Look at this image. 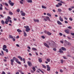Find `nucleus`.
<instances>
[{
  "instance_id": "obj_1",
  "label": "nucleus",
  "mask_w": 74,
  "mask_h": 74,
  "mask_svg": "<svg viewBox=\"0 0 74 74\" xmlns=\"http://www.w3.org/2000/svg\"><path fill=\"white\" fill-rule=\"evenodd\" d=\"M14 60H15V61L16 62V63H18L19 64H21V62L19 61H18V60L15 57H14L12 59L10 60V61L11 62H14Z\"/></svg>"
},
{
  "instance_id": "obj_2",
  "label": "nucleus",
  "mask_w": 74,
  "mask_h": 74,
  "mask_svg": "<svg viewBox=\"0 0 74 74\" xmlns=\"http://www.w3.org/2000/svg\"><path fill=\"white\" fill-rule=\"evenodd\" d=\"M44 21H47H47H49L51 22V20H50V19L49 18V17L48 16H46V17H43Z\"/></svg>"
},
{
  "instance_id": "obj_3",
  "label": "nucleus",
  "mask_w": 74,
  "mask_h": 74,
  "mask_svg": "<svg viewBox=\"0 0 74 74\" xmlns=\"http://www.w3.org/2000/svg\"><path fill=\"white\" fill-rule=\"evenodd\" d=\"M12 1L11 0H9L8 3L9 4H10L11 5V6H13L14 5V3L11 2Z\"/></svg>"
},
{
  "instance_id": "obj_4",
  "label": "nucleus",
  "mask_w": 74,
  "mask_h": 74,
  "mask_svg": "<svg viewBox=\"0 0 74 74\" xmlns=\"http://www.w3.org/2000/svg\"><path fill=\"white\" fill-rule=\"evenodd\" d=\"M65 44H66V45L70 46L71 45V44L69 42L67 41L66 40H65Z\"/></svg>"
},
{
  "instance_id": "obj_5",
  "label": "nucleus",
  "mask_w": 74,
  "mask_h": 74,
  "mask_svg": "<svg viewBox=\"0 0 74 74\" xmlns=\"http://www.w3.org/2000/svg\"><path fill=\"white\" fill-rule=\"evenodd\" d=\"M30 29L29 28V26H27V28H26V31L27 32H28L29 31H30Z\"/></svg>"
},
{
  "instance_id": "obj_6",
  "label": "nucleus",
  "mask_w": 74,
  "mask_h": 74,
  "mask_svg": "<svg viewBox=\"0 0 74 74\" xmlns=\"http://www.w3.org/2000/svg\"><path fill=\"white\" fill-rule=\"evenodd\" d=\"M68 30L66 29L64 30V32L65 33H67V34H69L70 32V29H68Z\"/></svg>"
},
{
  "instance_id": "obj_7",
  "label": "nucleus",
  "mask_w": 74,
  "mask_h": 74,
  "mask_svg": "<svg viewBox=\"0 0 74 74\" xmlns=\"http://www.w3.org/2000/svg\"><path fill=\"white\" fill-rule=\"evenodd\" d=\"M27 63L28 66H32V64L31 63L30 61H28Z\"/></svg>"
},
{
  "instance_id": "obj_8",
  "label": "nucleus",
  "mask_w": 74,
  "mask_h": 74,
  "mask_svg": "<svg viewBox=\"0 0 74 74\" xmlns=\"http://www.w3.org/2000/svg\"><path fill=\"white\" fill-rule=\"evenodd\" d=\"M47 71H50V67H49V65H47Z\"/></svg>"
},
{
  "instance_id": "obj_9",
  "label": "nucleus",
  "mask_w": 74,
  "mask_h": 74,
  "mask_svg": "<svg viewBox=\"0 0 74 74\" xmlns=\"http://www.w3.org/2000/svg\"><path fill=\"white\" fill-rule=\"evenodd\" d=\"M44 45L45 46L47 47V48H49V45H48V44H47L46 43H45L44 44Z\"/></svg>"
},
{
  "instance_id": "obj_10",
  "label": "nucleus",
  "mask_w": 74,
  "mask_h": 74,
  "mask_svg": "<svg viewBox=\"0 0 74 74\" xmlns=\"http://www.w3.org/2000/svg\"><path fill=\"white\" fill-rule=\"evenodd\" d=\"M59 20H60V21H61V22H63V19H62L61 16L59 17Z\"/></svg>"
},
{
  "instance_id": "obj_11",
  "label": "nucleus",
  "mask_w": 74,
  "mask_h": 74,
  "mask_svg": "<svg viewBox=\"0 0 74 74\" xmlns=\"http://www.w3.org/2000/svg\"><path fill=\"white\" fill-rule=\"evenodd\" d=\"M57 23H58V25H62V23H61L60 22V21H57Z\"/></svg>"
},
{
  "instance_id": "obj_12",
  "label": "nucleus",
  "mask_w": 74,
  "mask_h": 74,
  "mask_svg": "<svg viewBox=\"0 0 74 74\" xmlns=\"http://www.w3.org/2000/svg\"><path fill=\"white\" fill-rule=\"evenodd\" d=\"M0 5V10H3V7H3V5L1 4Z\"/></svg>"
},
{
  "instance_id": "obj_13",
  "label": "nucleus",
  "mask_w": 74,
  "mask_h": 74,
  "mask_svg": "<svg viewBox=\"0 0 74 74\" xmlns=\"http://www.w3.org/2000/svg\"><path fill=\"white\" fill-rule=\"evenodd\" d=\"M18 58H19V59H20V60H21V61H22V60H22V58L21 57V56H18Z\"/></svg>"
},
{
  "instance_id": "obj_14",
  "label": "nucleus",
  "mask_w": 74,
  "mask_h": 74,
  "mask_svg": "<svg viewBox=\"0 0 74 74\" xmlns=\"http://www.w3.org/2000/svg\"><path fill=\"white\" fill-rule=\"evenodd\" d=\"M42 59L41 58H38V61L40 63H41L42 62V60H41Z\"/></svg>"
},
{
  "instance_id": "obj_15",
  "label": "nucleus",
  "mask_w": 74,
  "mask_h": 74,
  "mask_svg": "<svg viewBox=\"0 0 74 74\" xmlns=\"http://www.w3.org/2000/svg\"><path fill=\"white\" fill-rule=\"evenodd\" d=\"M61 49L62 51H66V49L64 47H62L61 48Z\"/></svg>"
},
{
  "instance_id": "obj_16",
  "label": "nucleus",
  "mask_w": 74,
  "mask_h": 74,
  "mask_svg": "<svg viewBox=\"0 0 74 74\" xmlns=\"http://www.w3.org/2000/svg\"><path fill=\"white\" fill-rule=\"evenodd\" d=\"M59 51V52L60 53H63V51H62V49H60Z\"/></svg>"
},
{
  "instance_id": "obj_17",
  "label": "nucleus",
  "mask_w": 74,
  "mask_h": 74,
  "mask_svg": "<svg viewBox=\"0 0 74 74\" xmlns=\"http://www.w3.org/2000/svg\"><path fill=\"white\" fill-rule=\"evenodd\" d=\"M26 1H27L28 3H32V0H26Z\"/></svg>"
},
{
  "instance_id": "obj_18",
  "label": "nucleus",
  "mask_w": 74,
  "mask_h": 74,
  "mask_svg": "<svg viewBox=\"0 0 74 74\" xmlns=\"http://www.w3.org/2000/svg\"><path fill=\"white\" fill-rule=\"evenodd\" d=\"M24 35L25 37L27 36V34L26 33V32L25 31H23Z\"/></svg>"
},
{
  "instance_id": "obj_19",
  "label": "nucleus",
  "mask_w": 74,
  "mask_h": 74,
  "mask_svg": "<svg viewBox=\"0 0 74 74\" xmlns=\"http://www.w3.org/2000/svg\"><path fill=\"white\" fill-rule=\"evenodd\" d=\"M3 51H6V52H8V51L7 49H4V48H3Z\"/></svg>"
},
{
  "instance_id": "obj_20",
  "label": "nucleus",
  "mask_w": 74,
  "mask_h": 74,
  "mask_svg": "<svg viewBox=\"0 0 74 74\" xmlns=\"http://www.w3.org/2000/svg\"><path fill=\"white\" fill-rule=\"evenodd\" d=\"M4 49H6L7 48V46L5 45H4L3 46V48Z\"/></svg>"
},
{
  "instance_id": "obj_21",
  "label": "nucleus",
  "mask_w": 74,
  "mask_h": 74,
  "mask_svg": "<svg viewBox=\"0 0 74 74\" xmlns=\"http://www.w3.org/2000/svg\"><path fill=\"white\" fill-rule=\"evenodd\" d=\"M1 23H2V25H4L5 23H4V21L3 20H2L1 21Z\"/></svg>"
},
{
  "instance_id": "obj_22",
  "label": "nucleus",
  "mask_w": 74,
  "mask_h": 74,
  "mask_svg": "<svg viewBox=\"0 0 74 74\" xmlns=\"http://www.w3.org/2000/svg\"><path fill=\"white\" fill-rule=\"evenodd\" d=\"M17 31L18 32H22V31L20 29H17Z\"/></svg>"
},
{
  "instance_id": "obj_23",
  "label": "nucleus",
  "mask_w": 74,
  "mask_h": 74,
  "mask_svg": "<svg viewBox=\"0 0 74 74\" xmlns=\"http://www.w3.org/2000/svg\"><path fill=\"white\" fill-rule=\"evenodd\" d=\"M46 42L48 45H51V41H47Z\"/></svg>"
},
{
  "instance_id": "obj_24",
  "label": "nucleus",
  "mask_w": 74,
  "mask_h": 74,
  "mask_svg": "<svg viewBox=\"0 0 74 74\" xmlns=\"http://www.w3.org/2000/svg\"><path fill=\"white\" fill-rule=\"evenodd\" d=\"M9 38H13V36H12L10 35H9Z\"/></svg>"
},
{
  "instance_id": "obj_25",
  "label": "nucleus",
  "mask_w": 74,
  "mask_h": 74,
  "mask_svg": "<svg viewBox=\"0 0 74 74\" xmlns=\"http://www.w3.org/2000/svg\"><path fill=\"white\" fill-rule=\"evenodd\" d=\"M46 60L48 62H50V61H51V59L49 58H47Z\"/></svg>"
},
{
  "instance_id": "obj_26",
  "label": "nucleus",
  "mask_w": 74,
  "mask_h": 74,
  "mask_svg": "<svg viewBox=\"0 0 74 74\" xmlns=\"http://www.w3.org/2000/svg\"><path fill=\"white\" fill-rule=\"evenodd\" d=\"M42 8H44V9H46L47 8V7L43 5L42 6Z\"/></svg>"
},
{
  "instance_id": "obj_27",
  "label": "nucleus",
  "mask_w": 74,
  "mask_h": 74,
  "mask_svg": "<svg viewBox=\"0 0 74 74\" xmlns=\"http://www.w3.org/2000/svg\"><path fill=\"white\" fill-rule=\"evenodd\" d=\"M34 22H38V23L39 22V20H36L35 19H34Z\"/></svg>"
},
{
  "instance_id": "obj_28",
  "label": "nucleus",
  "mask_w": 74,
  "mask_h": 74,
  "mask_svg": "<svg viewBox=\"0 0 74 74\" xmlns=\"http://www.w3.org/2000/svg\"><path fill=\"white\" fill-rule=\"evenodd\" d=\"M32 70H33L34 71H36V68H35V67H33Z\"/></svg>"
},
{
  "instance_id": "obj_29",
  "label": "nucleus",
  "mask_w": 74,
  "mask_h": 74,
  "mask_svg": "<svg viewBox=\"0 0 74 74\" xmlns=\"http://www.w3.org/2000/svg\"><path fill=\"white\" fill-rule=\"evenodd\" d=\"M21 15H22V16H25V13H23L21 14Z\"/></svg>"
},
{
  "instance_id": "obj_30",
  "label": "nucleus",
  "mask_w": 74,
  "mask_h": 74,
  "mask_svg": "<svg viewBox=\"0 0 74 74\" xmlns=\"http://www.w3.org/2000/svg\"><path fill=\"white\" fill-rule=\"evenodd\" d=\"M47 34H48L49 36H51V35L52 34H51V33L49 32H48V33H47Z\"/></svg>"
},
{
  "instance_id": "obj_31",
  "label": "nucleus",
  "mask_w": 74,
  "mask_h": 74,
  "mask_svg": "<svg viewBox=\"0 0 74 74\" xmlns=\"http://www.w3.org/2000/svg\"><path fill=\"white\" fill-rule=\"evenodd\" d=\"M68 29H73V28L72 27L70 26H69V27H68Z\"/></svg>"
},
{
  "instance_id": "obj_32",
  "label": "nucleus",
  "mask_w": 74,
  "mask_h": 74,
  "mask_svg": "<svg viewBox=\"0 0 74 74\" xmlns=\"http://www.w3.org/2000/svg\"><path fill=\"white\" fill-rule=\"evenodd\" d=\"M58 12H61L62 11V10L60 9H58Z\"/></svg>"
},
{
  "instance_id": "obj_33",
  "label": "nucleus",
  "mask_w": 74,
  "mask_h": 74,
  "mask_svg": "<svg viewBox=\"0 0 74 74\" xmlns=\"http://www.w3.org/2000/svg\"><path fill=\"white\" fill-rule=\"evenodd\" d=\"M9 13L10 15H13V13L11 12H9Z\"/></svg>"
},
{
  "instance_id": "obj_34",
  "label": "nucleus",
  "mask_w": 74,
  "mask_h": 74,
  "mask_svg": "<svg viewBox=\"0 0 74 74\" xmlns=\"http://www.w3.org/2000/svg\"><path fill=\"white\" fill-rule=\"evenodd\" d=\"M42 66H43V67L45 69H46V66H45V65H43V64H42Z\"/></svg>"
},
{
  "instance_id": "obj_35",
  "label": "nucleus",
  "mask_w": 74,
  "mask_h": 74,
  "mask_svg": "<svg viewBox=\"0 0 74 74\" xmlns=\"http://www.w3.org/2000/svg\"><path fill=\"white\" fill-rule=\"evenodd\" d=\"M44 33H46V34H47L48 32V31H46V30H45V31H44Z\"/></svg>"
},
{
  "instance_id": "obj_36",
  "label": "nucleus",
  "mask_w": 74,
  "mask_h": 74,
  "mask_svg": "<svg viewBox=\"0 0 74 74\" xmlns=\"http://www.w3.org/2000/svg\"><path fill=\"white\" fill-rule=\"evenodd\" d=\"M6 21L7 22H9V21H10V20H9V19L8 18H7L6 20Z\"/></svg>"
},
{
  "instance_id": "obj_37",
  "label": "nucleus",
  "mask_w": 74,
  "mask_h": 74,
  "mask_svg": "<svg viewBox=\"0 0 74 74\" xmlns=\"http://www.w3.org/2000/svg\"><path fill=\"white\" fill-rule=\"evenodd\" d=\"M32 50H33V51H36L37 50V49H36L35 48H32Z\"/></svg>"
},
{
  "instance_id": "obj_38",
  "label": "nucleus",
  "mask_w": 74,
  "mask_h": 74,
  "mask_svg": "<svg viewBox=\"0 0 74 74\" xmlns=\"http://www.w3.org/2000/svg\"><path fill=\"white\" fill-rule=\"evenodd\" d=\"M47 14L49 16H51V14H50L49 13H47Z\"/></svg>"
},
{
  "instance_id": "obj_39",
  "label": "nucleus",
  "mask_w": 74,
  "mask_h": 74,
  "mask_svg": "<svg viewBox=\"0 0 74 74\" xmlns=\"http://www.w3.org/2000/svg\"><path fill=\"white\" fill-rule=\"evenodd\" d=\"M60 61H61L60 62L61 63H63V60H61Z\"/></svg>"
},
{
  "instance_id": "obj_40",
  "label": "nucleus",
  "mask_w": 74,
  "mask_h": 74,
  "mask_svg": "<svg viewBox=\"0 0 74 74\" xmlns=\"http://www.w3.org/2000/svg\"><path fill=\"white\" fill-rule=\"evenodd\" d=\"M8 19H11V18L10 16H8Z\"/></svg>"
},
{
  "instance_id": "obj_41",
  "label": "nucleus",
  "mask_w": 74,
  "mask_h": 74,
  "mask_svg": "<svg viewBox=\"0 0 74 74\" xmlns=\"http://www.w3.org/2000/svg\"><path fill=\"white\" fill-rule=\"evenodd\" d=\"M17 12H19L20 11V10L19 9H18L16 10Z\"/></svg>"
},
{
  "instance_id": "obj_42",
  "label": "nucleus",
  "mask_w": 74,
  "mask_h": 74,
  "mask_svg": "<svg viewBox=\"0 0 74 74\" xmlns=\"http://www.w3.org/2000/svg\"><path fill=\"white\" fill-rule=\"evenodd\" d=\"M0 16L1 17V18H4V16H3V15H1V14H0Z\"/></svg>"
},
{
  "instance_id": "obj_43",
  "label": "nucleus",
  "mask_w": 74,
  "mask_h": 74,
  "mask_svg": "<svg viewBox=\"0 0 74 74\" xmlns=\"http://www.w3.org/2000/svg\"><path fill=\"white\" fill-rule=\"evenodd\" d=\"M58 4L60 5H62V4L61 3H58Z\"/></svg>"
},
{
  "instance_id": "obj_44",
  "label": "nucleus",
  "mask_w": 74,
  "mask_h": 74,
  "mask_svg": "<svg viewBox=\"0 0 74 74\" xmlns=\"http://www.w3.org/2000/svg\"><path fill=\"white\" fill-rule=\"evenodd\" d=\"M69 20L71 21H73V18H69Z\"/></svg>"
},
{
  "instance_id": "obj_45",
  "label": "nucleus",
  "mask_w": 74,
  "mask_h": 74,
  "mask_svg": "<svg viewBox=\"0 0 74 74\" xmlns=\"http://www.w3.org/2000/svg\"><path fill=\"white\" fill-rule=\"evenodd\" d=\"M56 6L57 7H59L60 6H59V5L57 4V5H56Z\"/></svg>"
},
{
  "instance_id": "obj_46",
  "label": "nucleus",
  "mask_w": 74,
  "mask_h": 74,
  "mask_svg": "<svg viewBox=\"0 0 74 74\" xmlns=\"http://www.w3.org/2000/svg\"><path fill=\"white\" fill-rule=\"evenodd\" d=\"M67 38H68V39H69V40H71V38L69 36H67Z\"/></svg>"
},
{
  "instance_id": "obj_47",
  "label": "nucleus",
  "mask_w": 74,
  "mask_h": 74,
  "mask_svg": "<svg viewBox=\"0 0 74 74\" xmlns=\"http://www.w3.org/2000/svg\"><path fill=\"white\" fill-rule=\"evenodd\" d=\"M13 40V41H15V38H12Z\"/></svg>"
},
{
  "instance_id": "obj_48",
  "label": "nucleus",
  "mask_w": 74,
  "mask_h": 74,
  "mask_svg": "<svg viewBox=\"0 0 74 74\" xmlns=\"http://www.w3.org/2000/svg\"><path fill=\"white\" fill-rule=\"evenodd\" d=\"M5 5H6V6H8V5L7 3H5Z\"/></svg>"
},
{
  "instance_id": "obj_49",
  "label": "nucleus",
  "mask_w": 74,
  "mask_h": 74,
  "mask_svg": "<svg viewBox=\"0 0 74 74\" xmlns=\"http://www.w3.org/2000/svg\"><path fill=\"white\" fill-rule=\"evenodd\" d=\"M8 22H7V21H5V24H8Z\"/></svg>"
},
{
  "instance_id": "obj_50",
  "label": "nucleus",
  "mask_w": 74,
  "mask_h": 74,
  "mask_svg": "<svg viewBox=\"0 0 74 74\" xmlns=\"http://www.w3.org/2000/svg\"><path fill=\"white\" fill-rule=\"evenodd\" d=\"M53 51H56V49L55 48H54V49H53Z\"/></svg>"
},
{
  "instance_id": "obj_51",
  "label": "nucleus",
  "mask_w": 74,
  "mask_h": 74,
  "mask_svg": "<svg viewBox=\"0 0 74 74\" xmlns=\"http://www.w3.org/2000/svg\"><path fill=\"white\" fill-rule=\"evenodd\" d=\"M64 23H68V22H67V21H65Z\"/></svg>"
},
{
  "instance_id": "obj_52",
  "label": "nucleus",
  "mask_w": 74,
  "mask_h": 74,
  "mask_svg": "<svg viewBox=\"0 0 74 74\" xmlns=\"http://www.w3.org/2000/svg\"><path fill=\"white\" fill-rule=\"evenodd\" d=\"M59 34H60V36H63V34H62V33H60Z\"/></svg>"
},
{
  "instance_id": "obj_53",
  "label": "nucleus",
  "mask_w": 74,
  "mask_h": 74,
  "mask_svg": "<svg viewBox=\"0 0 74 74\" xmlns=\"http://www.w3.org/2000/svg\"><path fill=\"white\" fill-rule=\"evenodd\" d=\"M60 3H63V4H65V2H62V1H60Z\"/></svg>"
},
{
  "instance_id": "obj_54",
  "label": "nucleus",
  "mask_w": 74,
  "mask_h": 74,
  "mask_svg": "<svg viewBox=\"0 0 74 74\" xmlns=\"http://www.w3.org/2000/svg\"><path fill=\"white\" fill-rule=\"evenodd\" d=\"M16 46L17 47H19V45L18 44H17L16 45Z\"/></svg>"
},
{
  "instance_id": "obj_55",
  "label": "nucleus",
  "mask_w": 74,
  "mask_h": 74,
  "mask_svg": "<svg viewBox=\"0 0 74 74\" xmlns=\"http://www.w3.org/2000/svg\"><path fill=\"white\" fill-rule=\"evenodd\" d=\"M1 74H5V72L3 71L2 73H1Z\"/></svg>"
},
{
  "instance_id": "obj_56",
  "label": "nucleus",
  "mask_w": 74,
  "mask_h": 74,
  "mask_svg": "<svg viewBox=\"0 0 74 74\" xmlns=\"http://www.w3.org/2000/svg\"><path fill=\"white\" fill-rule=\"evenodd\" d=\"M31 72L32 73H34V71H33V70H31Z\"/></svg>"
},
{
  "instance_id": "obj_57",
  "label": "nucleus",
  "mask_w": 74,
  "mask_h": 74,
  "mask_svg": "<svg viewBox=\"0 0 74 74\" xmlns=\"http://www.w3.org/2000/svg\"><path fill=\"white\" fill-rule=\"evenodd\" d=\"M27 48H28V49H31V48H30V47H29L28 46L27 47Z\"/></svg>"
},
{
  "instance_id": "obj_58",
  "label": "nucleus",
  "mask_w": 74,
  "mask_h": 74,
  "mask_svg": "<svg viewBox=\"0 0 74 74\" xmlns=\"http://www.w3.org/2000/svg\"><path fill=\"white\" fill-rule=\"evenodd\" d=\"M60 72H61V73H63V71L62 70L60 69Z\"/></svg>"
},
{
  "instance_id": "obj_59",
  "label": "nucleus",
  "mask_w": 74,
  "mask_h": 74,
  "mask_svg": "<svg viewBox=\"0 0 74 74\" xmlns=\"http://www.w3.org/2000/svg\"><path fill=\"white\" fill-rule=\"evenodd\" d=\"M69 11H71V10H72V9L71 8H69Z\"/></svg>"
},
{
  "instance_id": "obj_60",
  "label": "nucleus",
  "mask_w": 74,
  "mask_h": 74,
  "mask_svg": "<svg viewBox=\"0 0 74 74\" xmlns=\"http://www.w3.org/2000/svg\"><path fill=\"white\" fill-rule=\"evenodd\" d=\"M64 18L65 19H66V20H67L68 19L66 18V17H64Z\"/></svg>"
},
{
  "instance_id": "obj_61",
  "label": "nucleus",
  "mask_w": 74,
  "mask_h": 74,
  "mask_svg": "<svg viewBox=\"0 0 74 74\" xmlns=\"http://www.w3.org/2000/svg\"><path fill=\"white\" fill-rule=\"evenodd\" d=\"M63 58L64 59H67V58H66L64 56L63 57Z\"/></svg>"
},
{
  "instance_id": "obj_62",
  "label": "nucleus",
  "mask_w": 74,
  "mask_h": 74,
  "mask_svg": "<svg viewBox=\"0 0 74 74\" xmlns=\"http://www.w3.org/2000/svg\"><path fill=\"white\" fill-rule=\"evenodd\" d=\"M41 37L42 38H45L44 36H42Z\"/></svg>"
},
{
  "instance_id": "obj_63",
  "label": "nucleus",
  "mask_w": 74,
  "mask_h": 74,
  "mask_svg": "<svg viewBox=\"0 0 74 74\" xmlns=\"http://www.w3.org/2000/svg\"><path fill=\"white\" fill-rule=\"evenodd\" d=\"M20 2L21 4H23V2L22 1H20Z\"/></svg>"
},
{
  "instance_id": "obj_64",
  "label": "nucleus",
  "mask_w": 74,
  "mask_h": 74,
  "mask_svg": "<svg viewBox=\"0 0 74 74\" xmlns=\"http://www.w3.org/2000/svg\"><path fill=\"white\" fill-rule=\"evenodd\" d=\"M16 74H19V72H16Z\"/></svg>"
}]
</instances>
